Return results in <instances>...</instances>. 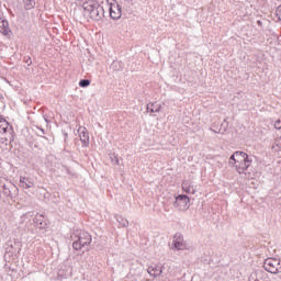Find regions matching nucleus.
<instances>
[{
  "instance_id": "nucleus-1",
  "label": "nucleus",
  "mask_w": 281,
  "mask_h": 281,
  "mask_svg": "<svg viewBox=\"0 0 281 281\" xmlns=\"http://www.w3.org/2000/svg\"><path fill=\"white\" fill-rule=\"evenodd\" d=\"M83 15L92 21H102L104 19V7L95 0H89L82 3Z\"/></svg>"
},
{
  "instance_id": "nucleus-2",
  "label": "nucleus",
  "mask_w": 281,
  "mask_h": 281,
  "mask_svg": "<svg viewBox=\"0 0 281 281\" xmlns=\"http://www.w3.org/2000/svg\"><path fill=\"white\" fill-rule=\"evenodd\" d=\"M251 158L245 151H236L235 169L239 175L245 173L246 170H249L251 166Z\"/></svg>"
},
{
  "instance_id": "nucleus-3",
  "label": "nucleus",
  "mask_w": 281,
  "mask_h": 281,
  "mask_svg": "<svg viewBox=\"0 0 281 281\" xmlns=\"http://www.w3.org/2000/svg\"><path fill=\"white\" fill-rule=\"evenodd\" d=\"M87 245H91V235L85 231H81L77 235V239L72 243V249L78 251L82 249V247H87Z\"/></svg>"
},
{
  "instance_id": "nucleus-4",
  "label": "nucleus",
  "mask_w": 281,
  "mask_h": 281,
  "mask_svg": "<svg viewBox=\"0 0 281 281\" xmlns=\"http://www.w3.org/2000/svg\"><path fill=\"white\" fill-rule=\"evenodd\" d=\"M2 196L7 199V201H14L19 196V188L12 183L8 182L2 186Z\"/></svg>"
},
{
  "instance_id": "nucleus-5",
  "label": "nucleus",
  "mask_w": 281,
  "mask_h": 281,
  "mask_svg": "<svg viewBox=\"0 0 281 281\" xmlns=\"http://www.w3.org/2000/svg\"><path fill=\"white\" fill-rule=\"evenodd\" d=\"M263 269L268 271V273H281V260L277 258L266 259Z\"/></svg>"
},
{
  "instance_id": "nucleus-6",
  "label": "nucleus",
  "mask_w": 281,
  "mask_h": 281,
  "mask_svg": "<svg viewBox=\"0 0 281 281\" xmlns=\"http://www.w3.org/2000/svg\"><path fill=\"white\" fill-rule=\"evenodd\" d=\"M0 135L4 137L5 142H14V130L7 121L0 120Z\"/></svg>"
},
{
  "instance_id": "nucleus-7",
  "label": "nucleus",
  "mask_w": 281,
  "mask_h": 281,
  "mask_svg": "<svg viewBox=\"0 0 281 281\" xmlns=\"http://www.w3.org/2000/svg\"><path fill=\"white\" fill-rule=\"evenodd\" d=\"M109 12L110 18L113 19V21H119V19H122V5L117 3L115 0H108Z\"/></svg>"
},
{
  "instance_id": "nucleus-8",
  "label": "nucleus",
  "mask_w": 281,
  "mask_h": 281,
  "mask_svg": "<svg viewBox=\"0 0 281 281\" xmlns=\"http://www.w3.org/2000/svg\"><path fill=\"white\" fill-rule=\"evenodd\" d=\"M173 205L180 211L186 212V210L190 207V198L188 195L180 194L176 198Z\"/></svg>"
},
{
  "instance_id": "nucleus-9",
  "label": "nucleus",
  "mask_w": 281,
  "mask_h": 281,
  "mask_svg": "<svg viewBox=\"0 0 281 281\" xmlns=\"http://www.w3.org/2000/svg\"><path fill=\"white\" fill-rule=\"evenodd\" d=\"M186 240L183 239V235L181 233H177L173 236L172 249H177V251H183L186 249Z\"/></svg>"
},
{
  "instance_id": "nucleus-10",
  "label": "nucleus",
  "mask_w": 281,
  "mask_h": 281,
  "mask_svg": "<svg viewBox=\"0 0 281 281\" xmlns=\"http://www.w3.org/2000/svg\"><path fill=\"white\" fill-rule=\"evenodd\" d=\"M78 133L83 148H87L89 146V132H87L86 127H79Z\"/></svg>"
},
{
  "instance_id": "nucleus-11",
  "label": "nucleus",
  "mask_w": 281,
  "mask_h": 281,
  "mask_svg": "<svg viewBox=\"0 0 281 281\" xmlns=\"http://www.w3.org/2000/svg\"><path fill=\"white\" fill-rule=\"evenodd\" d=\"M147 272L149 273V276H153V278H159V276L164 273V266H159V265L150 266L147 269Z\"/></svg>"
},
{
  "instance_id": "nucleus-12",
  "label": "nucleus",
  "mask_w": 281,
  "mask_h": 281,
  "mask_svg": "<svg viewBox=\"0 0 281 281\" xmlns=\"http://www.w3.org/2000/svg\"><path fill=\"white\" fill-rule=\"evenodd\" d=\"M10 32V24L8 23V20L0 18V34H3V36H8Z\"/></svg>"
},
{
  "instance_id": "nucleus-13",
  "label": "nucleus",
  "mask_w": 281,
  "mask_h": 281,
  "mask_svg": "<svg viewBox=\"0 0 281 281\" xmlns=\"http://www.w3.org/2000/svg\"><path fill=\"white\" fill-rule=\"evenodd\" d=\"M35 226L38 227V229H45L47 228V221H45V217L43 215H37L34 218Z\"/></svg>"
},
{
  "instance_id": "nucleus-14",
  "label": "nucleus",
  "mask_w": 281,
  "mask_h": 281,
  "mask_svg": "<svg viewBox=\"0 0 281 281\" xmlns=\"http://www.w3.org/2000/svg\"><path fill=\"white\" fill-rule=\"evenodd\" d=\"M147 111H149V113H159V111H161V103L153 102L147 104Z\"/></svg>"
},
{
  "instance_id": "nucleus-15",
  "label": "nucleus",
  "mask_w": 281,
  "mask_h": 281,
  "mask_svg": "<svg viewBox=\"0 0 281 281\" xmlns=\"http://www.w3.org/2000/svg\"><path fill=\"white\" fill-rule=\"evenodd\" d=\"M20 186L21 188H25V190H27L30 188H34V182L30 181L27 178H21Z\"/></svg>"
},
{
  "instance_id": "nucleus-16",
  "label": "nucleus",
  "mask_w": 281,
  "mask_h": 281,
  "mask_svg": "<svg viewBox=\"0 0 281 281\" xmlns=\"http://www.w3.org/2000/svg\"><path fill=\"white\" fill-rule=\"evenodd\" d=\"M110 70L111 71H122V64L117 60H114L111 65H110Z\"/></svg>"
},
{
  "instance_id": "nucleus-17",
  "label": "nucleus",
  "mask_w": 281,
  "mask_h": 281,
  "mask_svg": "<svg viewBox=\"0 0 281 281\" xmlns=\"http://www.w3.org/2000/svg\"><path fill=\"white\" fill-rule=\"evenodd\" d=\"M25 10H32L36 5L35 0H23Z\"/></svg>"
},
{
  "instance_id": "nucleus-18",
  "label": "nucleus",
  "mask_w": 281,
  "mask_h": 281,
  "mask_svg": "<svg viewBox=\"0 0 281 281\" xmlns=\"http://www.w3.org/2000/svg\"><path fill=\"white\" fill-rule=\"evenodd\" d=\"M182 190H184L187 192V194H194V192H196L194 190V188L190 187V184H188V182H184L182 184Z\"/></svg>"
},
{
  "instance_id": "nucleus-19",
  "label": "nucleus",
  "mask_w": 281,
  "mask_h": 281,
  "mask_svg": "<svg viewBox=\"0 0 281 281\" xmlns=\"http://www.w3.org/2000/svg\"><path fill=\"white\" fill-rule=\"evenodd\" d=\"M227 131V121H224V123L221 124V128L217 130H213V133H220L221 135L225 134Z\"/></svg>"
},
{
  "instance_id": "nucleus-20",
  "label": "nucleus",
  "mask_w": 281,
  "mask_h": 281,
  "mask_svg": "<svg viewBox=\"0 0 281 281\" xmlns=\"http://www.w3.org/2000/svg\"><path fill=\"white\" fill-rule=\"evenodd\" d=\"M116 221L121 227H127L128 226V220L122 217L121 215L116 216Z\"/></svg>"
},
{
  "instance_id": "nucleus-21",
  "label": "nucleus",
  "mask_w": 281,
  "mask_h": 281,
  "mask_svg": "<svg viewBox=\"0 0 281 281\" xmlns=\"http://www.w3.org/2000/svg\"><path fill=\"white\" fill-rule=\"evenodd\" d=\"M91 85V80L89 79H81L79 81V87H81L82 89H87V87H89Z\"/></svg>"
},
{
  "instance_id": "nucleus-22",
  "label": "nucleus",
  "mask_w": 281,
  "mask_h": 281,
  "mask_svg": "<svg viewBox=\"0 0 281 281\" xmlns=\"http://www.w3.org/2000/svg\"><path fill=\"white\" fill-rule=\"evenodd\" d=\"M229 166L236 167V151L229 157Z\"/></svg>"
},
{
  "instance_id": "nucleus-23",
  "label": "nucleus",
  "mask_w": 281,
  "mask_h": 281,
  "mask_svg": "<svg viewBox=\"0 0 281 281\" xmlns=\"http://www.w3.org/2000/svg\"><path fill=\"white\" fill-rule=\"evenodd\" d=\"M274 146L281 150V136L274 140Z\"/></svg>"
},
{
  "instance_id": "nucleus-24",
  "label": "nucleus",
  "mask_w": 281,
  "mask_h": 281,
  "mask_svg": "<svg viewBox=\"0 0 281 281\" xmlns=\"http://www.w3.org/2000/svg\"><path fill=\"white\" fill-rule=\"evenodd\" d=\"M274 128H277V131H280V128H281V121L280 120L274 122Z\"/></svg>"
},
{
  "instance_id": "nucleus-25",
  "label": "nucleus",
  "mask_w": 281,
  "mask_h": 281,
  "mask_svg": "<svg viewBox=\"0 0 281 281\" xmlns=\"http://www.w3.org/2000/svg\"><path fill=\"white\" fill-rule=\"evenodd\" d=\"M38 128V136L40 137H43V135H45V130L41 128V127H37Z\"/></svg>"
},
{
  "instance_id": "nucleus-26",
  "label": "nucleus",
  "mask_w": 281,
  "mask_h": 281,
  "mask_svg": "<svg viewBox=\"0 0 281 281\" xmlns=\"http://www.w3.org/2000/svg\"><path fill=\"white\" fill-rule=\"evenodd\" d=\"M24 63H25L26 65L31 66V65H32V58L27 57V58L24 60Z\"/></svg>"
},
{
  "instance_id": "nucleus-27",
  "label": "nucleus",
  "mask_w": 281,
  "mask_h": 281,
  "mask_svg": "<svg viewBox=\"0 0 281 281\" xmlns=\"http://www.w3.org/2000/svg\"><path fill=\"white\" fill-rule=\"evenodd\" d=\"M63 136H64V142H67V137H69V134H67V132H63Z\"/></svg>"
},
{
  "instance_id": "nucleus-28",
  "label": "nucleus",
  "mask_w": 281,
  "mask_h": 281,
  "mask_svg": "<svg viewBox=\"0 0 281 281\" xmlns=\"http://www.w3.org/2000/svg\"><path fill=\"white\" fill-rule=\"evenodd\" d=\"M126 3H130V5H133L135 3V0H124Z\"/></svg>"
},
{
  "instance_id": "nucleus-29",
  "label": "nucleus",
  "mask_w": 281,
  "mask_h": 281,
  "mask_svg": "<svg viewBox=\"0 0 281 281\" xmlns=\"http://www.w3.org/2000/svg\"><path fill=\"white\" fill-rule=\"evenodd\" d=\"M257 24H258L260 27H262V21L258 20V21H257Z\"/></svg>"
},
{
  "instance_id": "nucleus-30",
  "label": "nucleus",
  "mask_w": 281,
  "mask_h": 281,
  "mask_svg": "<svg viewBox=\"0 0 281 281\" xmlns=\"http://www.w3.org/2000/svg\"><path fill=\"white\" fill-rule=\"evenodd\" d=\"M44 121L46 122V124L49 122V121L47 120V117H45V116H44Z\"/></svg>"
},
{
  "instance_id": "nucleus-31",
  "label": "nucleus",
  "mask_w": 281,
  "mask_h": 281,
  "mask_svg": "<svg viewBox=\"0 0 281 281\" xmlns=\"http://www.w3.org/2000/svg\"><path fill=\"white\" fill-rule=\"evenodd\" d=\"M74 236H75L76 238H78V234L76 235V233H74Z\"/></svg>"
},
{
  "instance_id": "nucleus-32",
  "label": "nucleus",
  "mask_w": 281,
  "mask_h": 281,
  "mask_svg": "<svg viewBox=\"0 0 281 281\" xmlns=\"http://www.w3.org/2000/svg\"><path fill=\"white\" fill-rule=\"evenodd\" d=\"M35 148H41L38 145H35Z\"/></svg>"
},
{
  "instance_id": "nucleus-33",
  "label": "nucleus",
  "mask_w": 281,
  "mask_h": 281,
  "mask_svg": "<svg viewBox=\"0 0 281 281\" xmlns=\"http://www.w3.org/2000/svg\"><path fill=\"white\" fill-rule=\"evenodd\" d=\"M119 161H120V160L116 158V164H119Z\"/></svg>"
},
{
  "instance_id": "nucleus-34",
  "label": "nucleus",
  "mask_w": 281,
  "mask_h": 281,
  "mask_svg": "<svg viewBox=\"0 0 281 281\" xmlns=\"http://www.w3.org/2000/svg\"><path fill=\"white\" fill-rule=\"evenodd\" d=\"M0 199H1V190H0Z\"/></svg>"
}]
</instances>
